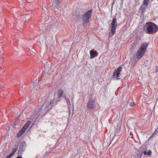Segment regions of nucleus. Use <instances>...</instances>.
I'll return each instance as SVG.
<instances>
[{"label":"nucleus","mask_w":158,"mask_h":158,"mask_svg":"<svg viewBox=\"0 0 158 158\" xmlns=\"http://www.w3.org/2000/svg\"><path fill=\"white\" fill-rule=\"evenodd\" d=\"M144 29L146 33L153 34L158 30V26L152 22H148L146 23Z\"/></svg>","instance_id":"obj_1"},{"label":"nucleus","mask_w":158,"mask_h":158,"mask_svg":"<svg viewBox=\"0 0 158 158\" xmlns=\"http://www.w3.org/2000/svg\"><path fill=\"white\" fill-rule=\"evenodd\" d=\"M149 44L145 42L141 45L137 52L136 54V58L138 60H140L144 55L146 52L147 48Z\"/></svg>","instance_id":"obj_2"},{"label":"nucleus","mask_w":158,"mask_h":158,"mask_svg":"<svg viewBox=\"0 0 158 158\" xmlns=\"http://www.w3.org/2000/svg\"><path fill=\"white\" fill-rule=\"evenodd\" d=\"M92 14V10H90L87 11L83 15L82 14L81 18L82 19V24L85 27L89 23V19L91 17Z\"/></svg>","instance_id":"obj_3"},{"label":"nucleus","mask_w":158,"mask_h":158,"mask_svg":"<svg viewBox=\"0 0 158 158\" xmlns=\"http://www.w3.org/2000/svg\"><path fill=\"white\" fill-rule=\"evenodd\" d=\"M89 100L87 105V108L90 110H93L96 107L95 101L92 97V95H90L89 98Z\"/></svg>","instance_id":"obj_4"},{"label":"nucleus","mask_w":158,"mask_h":158,"mask_svg":"<svg viewBox=\"0 0 158 158\" xmlns=\"http://www.w3.org/2000/svg\"><path fill=\"white\" fill-rule=\"evenodd\" d=\"M111 25V31L112 35H113L116 31V27L118 26V23L116 18H113Z\"/></svg>","instance_id":"obj_5"},{"label":"nucleus","mask_w":158,"mask_h":158,"mask_svg":"<svg viewBox=\"0 0 158 158\" xmlns=\"http://www.w3.org/2000/svg\"><path fill=\"white\" fill-rule=\"evenodd\" d=\"M122 68L121 66H119L115 71L113 75V78L114 79H119L120 78L118 77L120 75V73L122 72Z\"/></svg>","instance_id":"obj_6"},{"label":"nucleus","mask_w":158,"mask_h":158,"mask_svg":"<svg viewBox=\"0 0 158 158\" xmlns=\"http://www.w3.org/2000/svg\"><path fill=\"white\" fill-rule=\"evenodd\" d=\"M26 144L24 141L21 142L20 144L19 150L18 152V155L22 156L23 152L25 151Z\"/></svg>","instance_id":"obj_7"},{"label":"nucleus","mask_w":158,"mask_h":158,"mask_svg":"<svg viewBox=\"0 0 158 158\" xmlns=\"http://www.w3.org/2000/svg\"><path fill=\"white\" fill-rule=\"evenodd\" d=\"M81 12L80 10L76 9L75 11L73 12V16L74 17L75 19H80L81 18Z\"/></svg>","instance_id":"obj_8"},{"label":"nucleus","mask_w":158,"mask_h":158,"mask_svg":"<svg viewBox=\"0 0 158 158\" xmlns=\"http://www.w3.org/2000/svg\"><path fill=\"white\" fill-rule=\"evenodd\" d=\"M90 54V58L93 59L94 57L97 56L98 54V53L95 50H91L89 52Z\"/></svg>","instance_id":"obj_9"},{"label":"nucleus","mask_w":158,"mask_h":158,"mask_svg":"<svg viewBox=\"0 0 158 158\" xmlns=\"http://www.w3.org/2000/svg\"><path fill=\"white\" fill-rule=\"evenodd\" d=\"M147 6L144 5L142 4L140 6V8L139 9V11L142 14H143L147 8Z\"/></svg>","instance_id":"obj_10"},{"label":"nucleus","mask_w":158,"mask_h":158,"mask_svg":"<svg viewBox=\"0 0 158 158\" xmlns=\"http://www.w3.org/2000/svg\"><path fill=\"white\" fill-rule=\"evenodd\" d=\"M38 83L36 81L35 82H33L32 84H31L30 87H31L33 88H34V90H38L40 88V87H36V86L38 85Z\"/></svg>","instance_id":"obj_11"},{"label":"nucleus","mask_w":158,"mask_h":158,"mask_svg":"<svg viewBox=\"0 0 158 158\" xmlns=\"http://www.w3.org/2000/svg\"><path fill=\"white\" fill-rule=\"evenodd\" d=\"M64 90L61 89H58L57 92V97L58 98H61L63 94Z\"/></svg>","instance_id":"obj_12"},{"label":"nucleus","mask_w":158,"mask_h":158,"mask_svg":"<svg viewBox=\"0 0 158 158\" xmlns=\"http://www.w3.org/2000/svg\"><path fill=\"white\" fill-rule=\"evenodd\" d=\"M52 100L50 99H48L46 101H45L44 102V104H45L46 107H48L52 103Z\"/></svg>","instance_id":"obj_13"},{"label":"nucleus","mask_w":158,"mask_h":158,"mask_svg":"<svg viewBox=\"0 0 158 158\" xmlns=\"http://www.w3.org/2000/svg\"><path fill=\"white\" fill-rule=\"evenodd\" d=\"M25 131L26 130H25V129H23V128H22L21 129L20 131H19V132L17 134V137L18 138L20 137L23 134V133L25 132Z\"/></svg>","instance_id":"obj_14"},{"label":"nucleus","mask_w":158,"mask_h":158,"mask_svg":"<svg viewBox=\"0 0 158 158\" xmlns=\"http://www.w3.org/2000/svg\"><path fill=\"white\" fill-rule=\"evenodd\" d=\"M31 122L30 121H27L26 124H25L24 126L23 127V129H25L26 130L28 126L31 124Z\"/></svg>","instance_id":"obj_15"},{"label":"nucleus","mask_w":158,"mask_h":158,"mask_svg":"<svg viewBox=\"0 0 158 158\" xmlns=\"http://www.w3.org/2000/svg\"><path fill=\"white\" fill-rule=\"evenodd\" d=\"M143 153L144 155H147L148 156L150 155L152 153V151L150 150H149L148 152H147L146 151H144Z\"/></svg>","instance_id":"obj_16"},{"label":"nucleus","mask_w":158,"mask_h":158,"mask_svg":"<svg viewBox=\"0 0 158 158\" xmlns=\"http://www.w3.org/2000/svg\"><path fill=\"white\" fill-rule=\"evenodd\" d=\"M148 1L147 0H144L142 4H143L145 6H148Z\"/></svg>","instance_id":"obj_17"},{"label":"nucleus","mask_w":158,"mask_h":158,"mask_svg":"<svg viewBox=\"0 0 158 158\" xmlns=\"http://www.w3.org/2000/svg\"><path fill=\"white\" fill-rule=\"evenodd\" d=\"M64 98L65 100L66 101V102L68 105L70 104V102L69 101V99L67 98L66 97L64 96Z\"/></svg>","instance_id":"obj_18"},{"label":"nucleus","mask_w":158,"mask_h":158,"mask_svg":"<svg viewBox=\"0 0 158 158\" xmlns=\"http://www.w3.org/2000/svg\"><path fill=\"white\" fill-rule=\"evenodd\" d=\"M0 74H1L5 71L3 67H1L0 68Z\"/></svg>","instance_id":"obj_19"},{"label":"nucleus","mask_w":158,"mask_h":158,"mask_svg":"<svg viewBox=\"0 0 158 158\" xmlns=\"http://www.w3.org/2000/svg\"><path fill=\"white\" fill-rule=\"evenodd\" d=\"M17 149L16 148H14V149H13L12 150V152L10 154H12V155L13 156L15 154V153L16 152V151L17 150Z\"/></svg>","instance_id":"obj_20"},{"label":"nucleus","mask_w":158,"mask_h":158,"mask_svg":"<svg viewBox=\"0 0 158 158\" xmlns=\"http://www.w3.org/2000/svg\"><path fill=\"white\" fill-rule=\"evenodd\" d=\"M156 135V134L154 133V132L153 133L152 135H151V136L149 137V139H151V138H152V137H153L154 136H155Z\"/></svg>","instance_id":"obj_21"},{"label":"nucleus","mask_w":158,"mask_h":158,"mask_svg":"<svg viewBox=\"0 0 158 158\" xmlns=\"http://www.w3.org/2000/svg\"><path fill=\"white\" fill-rule=\"evenodd\" d=\"M12 156V155L10 153L9 155L7 156L6 158H10Z\"/></svg>","instance_id":"obj_22"},{"label":"nucleus","mask_w":158,"mask_h":158,"mask_svg":"<svg viewBox=\"0 0 158 158\" xmlns=\"http://www.w3.org/2000/svg\"><path fill=\"white\" fill-rule=\"evenodd\" d=\"M156 135L158 133V127L156 129L155 131L154 132Z\"/></svg>","instance_id":"obj_23"},{"label":"nucleus","mask_w":158,"mask_h":158,"mask_svg":"<svg viewBox=\"0 0 158 158\" xmlns=\"http://www.w3.org/2000/svg\"><path fill=\"white\" fill-rule=\"evenodd\" d=\"M135 105V104L134 102H133L132 103H131L130 105L131 107L134 106Z\"/></svg>","instance_id":"obj_24"},{"label":"nucleus","mask_w":158,"mask_h":158,"mask_svg":"<svg viewBox=\"0 0 158 158\" xmlns=\"http://www.w3.org/2000/svg\"><path fill=\"white\" fill-rule=\"evenodd\" d=\"M19 156L17 157H16V158H22V157L20 155Z\"/></svg>","instance_id":"obj_25"},{"label":"nucleus","mask_w":158,"mask_h":158,"mask_svg":"<svg viewBox=\"0 0 158 158\" xmlns=\"http://www.w3.org/2000/svg\"><path fill=\"white\" fill-rule=\"evenodd\" d=\"M121 0V4L123 5V1H124V0Z\"/></svg>","instance_id":"obj_26"},{"label":"nucleus","mask_w":158,"mask_h":158,"mask_svg":"<svg viewBox=\"0 0 158 158\" xmlns=\"http://www.w3.org/2000/svg\"><path fill=\"white\" fill-rule=\"evenodd\" d=\"M15 113H18V110H17L16 112H15Z\"/></svg>","instance_id":"obj_27"},{"label":"nucleus","mask_w":158,"mask_h":158,"mask_svg":"<svg viewBox=\"0 0 158 158\" xmlns=\"http://www.w3.org/2000/svg\"><path fill=\"white\" fill-rule=\"evenodd\" d=\"M2 58V56L0 57V60H1Z\"/></svg>","instance_id":"obj_28"},{"label":"nucleus","mask_w":158,"mask_h":158,"mask_svg":"<svg viewBox=\"0 0 158 158\" xmlns=\"http://www.w3.org/2000/svg\"><path fill=\"white\" fill-rule=\"evenodd\" d=\"M1 25L0 24V28H1Z\"/></svg>","instance_id":"obj_29"}]
</instances>
